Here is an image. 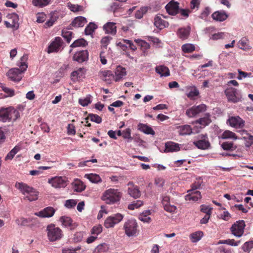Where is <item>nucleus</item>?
<instances>
[{
	"label": "nucleus",
	"instance_id": "nucleus-1",
	"mask_svg": "<svg viewBox=\"0 0 253 253\" xmlns=\"http://www.w3.org/2000/svg\"><path fill=\"white\" fill-rule=\"evenodd\" d=\"M28 59V55H24L21 58V62L20 65V69L13 68L9 70L7 73L8 78L14 82H19L22 78V74L25 71L28 67L26 63Z\"/></svg>",
	"mask_w": 253,
	"mask_h": 253
},
{
	"label": "nucleus",
	"instance_id": "nucleus-37",
	"mask_svg": "<svg viewBox=\"0 0 253 253\" xmlns=\"http://www.w3.org/2000/svg\"><path fill=\"white\" fill-rule=\"evenodd\" d=\"M242 134L247 135V136H244L243 138L246 141V146L247 147H250L253 144V136L251 134H249L247 132V131L245 130H243L242 131Z\"/></svg>",
	"mask_w": 253,
	"mask_h": 253
},
{
	"label": "nucleus",
	"instance_id": "nucleus-60",
	"mask_svg": "<svg viewBox=\"0 0 253 253\" xmlns=\"http://www.w3.org/2000/svg\"><path fill=\"white\" fill-rule=\"evenodd\" d=\"M109 248L107 244L104 243L98 245L97 247V250L98 252L102 253H106L108 251Z\"/></svg>",
	"mask_w": 253,
	"mask_h": 253
},
{
	"label": "nucleus",
	"instance_id": "nucleus-7",
	"mask_svg": "<svg viewBox=\"0 0 253 253\" xmlns=\"http://www.w3.org/2000/svg\"><path fill=\"white\" fill-rule=\"evenodd\" d=\"M225 94L227 96L228 102L236 103L242 101V95L236 88L230 87L226 89Z\"/></svg>",
	"mask_w": 253,
	"mask_h": 253
},
{
	"label": "nucleus",
	"instance_id": "nucleus-29",
	"mask_svg": "<svg viewBox=\"0 0 253 253\" xmlns=\"http://www.w3.org/2000/svg\"><path fill=\"white\" fill-rule=\"evenodd\" d=\"M87 22L86 18L83 16L76 17L72 22L71 25L76 28L83 27Z\"/></svg>",
	"mask_w": 253,
	"mask_h": 253
},
{
	"label": "nucleus",
	"instance_id": "nucleus-34",
	"mask_svg": "<svg viewBox=\"0 0 253 253\" xmlns=\"http://www.w3.org/2000/svg\"><path fill=\"white\" fill-rule=\"evenodd\" d=\"M155 70L158 74L161 75V76L168 77L170 75L169 68L164 65L157 66Z\"/></svg>",
	"mask_w": 253,
	"mask_h": 253
},
{
	"label": "nucleus",
	"instance_id": "nucleus-52",
	"mask_svg": "<svg viewBox=\"0 0 253 253\" xmlns=\"http://www.w3.org/2000/svg\"><path fill=\"white\" fill-rule=\"evenodd\" d=\"M253 248V241H250L245 243L242 246V249L245 252H250Z\"/></svg>",
	"mask_w": 253,
	"mask_h": 253
},
{
	"label": "nucleus",
	"instance_id": "nucleus-26",
	"mask_svg": "<svg viewBox=\"0 0 253 253\" xmlns=\"http://www.w3.org/2000/svg\"><path fill=\"white\" fill-rule=\"evenodd\" d=\"M179 150L180 147L178 143L172 141H169L165 143V152L166 153L177 152Z\"/></svg>",
	"mask_w": 253,
	"mask_h": 253
},
{
	"label": "nucleus",
	"instance_id": "nucleus-56",
	"mask_svg": "<svg viewBox=\"0 0 253 253\" xmlns=\"http://www.w3.org/2000/svg\"><path fill=\"white\" fill-rule=\"evenodd\" d=\"M84 236V233L83 232H76L73 237V241L74 242L78 243L80 242Z\"/></svg>",
	"mask_w": 253,
	"mask_h": 253
},
{
	"label": "nucleus",
	"instance_id": "nucleus-23",
	"mask_svg": "<svg viewBox=\"0 0 253 253\" xmlns=\"http://www.w3.org/2000/svg\"><path fill=\"white\" fill-rule=\"evenodd\" d=\"M211 122V115L210 113H207L204 114L203 117L200 118V119L196 120L193 122L194 124H199L202 127H205L207 126H208Z\"/></svg>",
	"mask_w": 253,
	"mask_h": 253
},
{
	"label": "nucleus",
	"instance_id": "nucleus-40",
	"mask_svg": "<svg viewBox=\"0 0 253 253\" xmlns=\"http://www.w3.org/2000/svg\"><path fill=\"white\" fill-rule=\"evenodd\" d=\"M97 28V25L93 22H90L84 29V33L86 35H90Z\"/></svg>",
	"mask_w": 253,
	"mask_h": 253
},
{
	"label": "nucleus",
	"instance_id": "nucleus-36",
	"mask_svg": "<svg viewBox=\"0 0 253 253\" xmlns=\"http://www.w3.org/2000/svg\"><path fill=\"white\" fill-rule=\"evenodd\" d=\"M220 137L223 139H232L236 140L238 137L235 133L228 130H225L221 135Z\"/></svg>",
	"mask_w": 253,
	"mask_h": 253
},
{
	"label": "nucleus",
	"instance_id": "nucleus-13",
	"mask_svg": "<svg viewBox=\"0 0 253 253\" xmlns=\"http://www.w3.org/2000/svg\"><path fill=\"white\" fill-rule=\"evenodd\" d=\"M48 182L56 188H63L67 185V180L65 177H55L49 179Z\"/></svg>",
	"mask_w": 253,
	"mask_h": 253
},
{
	"label": "nucleus",
	"instance_id": "nucleus-15",
	"mask_svg": "<svg viewBox=\"0 0 253 253\" xmlns=\"http://www.w3.org/2000/svg\"><path fill=\"white\" fill-rule=\"evenodd\" d=\"M63 41L59 37H57L49 45L48 48V53H51L54 52H58L63 44Z\"/></svg>",
	"mask_w": 253,
	"mask_h": 253
},
{
	"label": "nucleus",
	"instance_id": "nucleus-4",
	"mask_svg": "<svg viewBox=\"0 0 253 253\" xmlns=\"http://www.w3.org/2000/svg\"><path fill=\"white\" fill-rule=\"evenodd\" d=\"M19 112L12 107L0 109V121L2 122L15 121L19 117Z\"/></svg>",
	"mask_w": 253,
	"mask_h": 253
},
{
	"label": "nucleus",
	"instance_id": "nucleus-43",
	"mask_svg": "<svg viewBox=\"0 0 253 253\" xmlns=\"http://www.w3.org/2000/svg\"><path fill=\"white\" fill-rule=\"evenodd\" d=\"M51 0H33L34 5L39 7H43L50 3Z\"/></svg>",
	"mask_w": 253,
	"mask_h": 253
},
{
	"label": "nucleus",
	"instance_id": "nucleus-17",
	"mask_svg": "<svg viewBox=\"0 0 253 253\" xmlns=\"http://www.w3.org/2000/svg\"><path fill=\"white\" fill-rule=\"evenodd\" d=\"M88 58V52L86 50H82L76 52L73 56V59L79 63H83Z\"/></svg>",
	"mask_w": 253,
	"mask_h": 253
},
{
	"label": "nucleus",
	"instance_id": "nucleus-18",
	"mask_svg": "<svg viewBox=\"0 0 253 253\" xmlns=\"http://www.w3.org/2000/svg\"><path fill=\"white\" fill-rule=\"evenodd\" d=\"M179 4L177 1L171 0L166 5V9L169 14L176 15L178 12Z\"/></svg>",
	"mask_w": 253,
	"mask_h": 253
},
{
	"label": "nucleus",
	"instance_id": "nucleus-10",
	"mask_svg": "<svg viewBox=\"0 0 253 253\" xmlns=\"http://www.w3.org/2000/svg\"><path fill=\"white\" fill-rule=\"evenodd\" d=\"M193 144L198 149L206 150L211 147L207 134H201L198 136V139L193 142Z\"/></svg>",
	"mask_w": 253,
	"mask_h": 253
},
{
	"label": "nucleus",
	"instance_id": "nucleus-33",
	"mask_svg": "<svg viewBox=\"0 0 253 253\" xmlns=\"http://www.w3.org/2000/svg\"><path fill=\"white\" fill-rule=\"evenodd\" d=\"M189 192L190 193L185 196L186 200L197 201L201 199V195L199 191H190Z\"/></svg>",
	"mask_w": 253,
	"mask_h": 253
},
{
	"label": "nucleus",
	"instance_id": "nucleus-55",
	"mask_svg": "<svg viewBox=\"0 0 253 253\" xmlns=\"http://www.w3.org/2000/svg\"><path fill=\"white\" fill-rule=\"evenodd\" d=\"M199 94V90L196 87H194L192 88L191 90L187 94V96L191 99H192L194 97L198 96Z\"/></svg>",
	"mask_w": 253,
	"mask_h": 253
},
{
	"label": "nucleus",
	"instance_id": "nucleus-48",
	"mask_svg": "<svg viewBox=\"0 0 253 253\" xmlns=\"http://www.w3.org/2000/svg\"><path fill=\"white\" fill-rule=\"evenodd\" d=\"M143 205V202L141 200H137L133 202L131 204H129L128 209L130 210H134L137 209Z\"/></svg>",
	"mask_w": 253,
	"mask_h": 253
},
{
	"label": "nucleus",
	"instance_id": "nucleus-11",
	"mask_svg": "<svg viewBox=\"0 0 253 253\" xmlns=\"http://www.w3.org/2000/svg\"><path fill=\"white\" fill-rule=\"evenodd\" d=\"M227 124L235 128H242L245 125V122L239 116L229 117Z\"/></svg>",
	"mask_w": 253,
	"mask_h": 253
},
{
	"label": "nucleus",
	"instance_id": "nucleus-21",
	"mask_svg": "<svg viewBox=\"0 0 253 253\" xmlns=\"http://www.w3.org/2000/svg\"><path fill=\"white\" fill-rule=\"evenodd\" d=\"M162 204L163 205L164 210L167 211L169 212H174L176 210V207L173 205L170 204V198L169 196H166L163 198Z\"/></svg>",
	"mask_w": 253,
	"mask_h": 253
},
{
	"label": "nucleus",
	"instance_id": "nucleus-12",
	"mask_svg": "<svg viewBox=\"0 0 253 253\" xmlns=\"http://www.w3.org/2000/svg\"><path fill=\"white\" fill-rule=\"evenodd\" d=\"M207 110V106L201 104L197 106H193L188 109L186 111V114L189 118H193L197 115L205 112Z\"/></svg>",
	"mask_w": 253,
	"mask_h": 253
},
{
	"label": "nucleus",
	"instance_id": "nucleus-27",
	"mask_svg": "<svg viewBox=\"0 0 253 253\" xmlns=\"http://www.w3.org/2000/svg\"><path fill=\"white\" fill-rule=\"evenodd\" d=\"M154 25L161 30L169 26V23L163 20L160 16L157 15L154 19Z\"/></svg>",
	"mask_w": 253,
	"mask_h": 253
},
{
	"label": "nucleus",
	"instance_id": "nucleus-42",
	"mask_svg": "<svg viewBox=\"0 0 253 253\" xmlns=\"http://www.w3.org/2000/svg\"><path fill=\"white\" fill-rule=\"evenodd\" d=\"M85 185L79 180H76L74 182V190L77 192H82L85 189Z\"/></svg>",
	"mask_w": 253,
	"mask_h": 253
},
{
	"label": "nucleus",
	"instance_id": "nucleus-35",
	"mask_svg": "<svg viewBox=\"0 0 253 253\" xmlns=\"http://www.w3.org/2000/svg\"><path fill=\"white\" fill-rule=\"evenodd\" d=\"M84 177L88 179L92 183H97L102 181L100 176L95 173L85 174Z\"/></svg>",
	"mask_w": 253,
	"mask_h": 253
},
{
	"label": "nucleus",
	"instance_id": "nucleus-49",
	"mask_svg": "<svg viewBox=\"0 0 253 253\" xmlns=\"http://www.w3.org/2000/svg\"><path fill=\"white\" fill-rule=\"evenodd\" d=\"M91 96L90 95H88L85 98L79 99V102L82 106H86L89 104L91 103Z\"/></svg>",
	"mask_w": 253,
	"mask_h": 253
},
{
	"label": "nucleus",
	"instance_id": "nucleus-53",
	"mask_svg": "<svg viewBox=\"0 0 253 253\" xmlns=\"http://www.w3.org/2000/svg\"><path fill=\"white\" fill-rule=\"evenodd\" d=\"M102 231V227L101 225L98 224L97 225L93 227L91 230V233L92 235L97 236L98 234L101 233Z\"/></svg>",
	"mask_w": 253,
	"mask_h": 253
},
{
	"label": "nucleus",
	"instance_id": "nucleus-57",
	"mask_svg": "<svg viewBox=\"0 0 253 253\" xmlns=\"http://www.w3.org/2000/svg\"><path fill=\"white\" fill-rule=\"evenodd\" d=\"M0 87L2 88V90L7 94L9 96L11 97L14 95V90L13 89L4 86L1 84H0Z\"/></svg>",
	"mask_w": 253,
	"mask_h": 253
},
{
	"label": "nucleus",
	"instance_id": "nucleus-61",
	"mask_svg": "<svg viewBox=\"0 0 253 253\" xmlns=\"http://www.w3.org/2000/svg\"><path fill=\"white\" fill-rule=\"evenodd\" d=\"M77 204V202L73 199L68 200L66 201L65 206L67 208H72Z\"/></svg>",
	"mask_w": 253,
	"mask_h": 253
},
{
	"label": "nucleus",
	"instance_id": "nucleus-64",
	"mask_svg": "<svg viewBox=\"0 0 253 253\" xmlns=\"http://www.w3.org/2000/svg\"><path fill=\"white\" fill-rule=\"evenodd\" d=\"M81 249L80 247L76 248H65L62 249V253H76V251Z\"/></svg>",
	"mask_w": 253,
	"mask_h": 253
},
{
	"label": "nucleus",
	"instance_id": "nucleus-8",
	"mask_svg": "<svg viewBox=\"0 0 253 253\" xmlns=\"http://www.w3.org/2000/svg\"><path fill=\"white\" fill-rule=\"evenodd\" d=\"M123 218L124 215L120 213L112 214L105 219L104 225L107 228L114 227L116 224L120 223Z\"/></svg>",
	"mask_w": 253,
	"mask_h": 253
},
{
	"label": "nucleus",
	"instance_id": "nucleus-51",
	"mask_svg": "<svg viewBox=\"0 0 253 253\" xmlns=\"http://www.w3.org/2000/svg\"><path fill=\"white\" fill-rule=\"evenodd\" d=\"M248 40L246 39L242 38L239 42V46L241 49H250V47L248 44Z\"/></svg>",
	"mask_w": 253,
	"mask_h": 253
},
{
	"label": "nucleus",
	"instance_id": "nucleus-20",
	"mask_svg": "<svg viewBox=\"0 0 253 253\" xmlns=\"http://www.w3.org/2000/svg\"><path fill=\"white\" fill-rule=\"evenodd\" d=\"M190 31L191 28L189 26L186 27L180 28L177 30L176 34L180 39L185 40L189 38Z\"/></svg>",
	"mask_w": 253,
	"mask_h": 253
},
{
	"label": "nucleus",
	"instance_id": "nucleus-39",
	"mask_svg": "<svg viewBox=\"0 0 253 253\" xmlns=\"http://www.w3.org/2000/svg\"><path fill=\"white\" fill-rule=\"evenodd\" d=\"M221 147L225 151H233L237 148V146L234 145L233 142L229 141L223 142L221 145Z\"/></svg>",
	"mask_w": 253,
	"mask_h": 253
},
{
	"label": "nucleus",
	"instance_id": "nucleus-44",
	"mask_svg": "<svg viewBox=\"0 0 253 253\" xmlns=\"http://www.w3.org/2000/svg\"><path fill=\"white\" fill-rule=\"evenodd\" d=\"M151 214L150 211H147L139 215V219L144 222L149 223L151 221V218L149 215Z\"/></svg>",
	"mask_w": 253,
	"mask_h": 253
},
{
	"label": "nucleus",
	"instance_id": "nucleus-5",
	"mask_svg": "<svg viewBox=\"0 0 253 253\" xmlns=\"http://www.w3.org/2000/svg\"><path fill=\"white\" fill-rule=\"evenodd\" d=\"M48 240L50 242H54L60 240L63 236V232L59 227H56L53 224H50L46 228Z\"/></svg>",
	"mask_w": 253,
	"mask_h": 253
},
{
	"label": "nucleus",
	"instance_id": "nucleus-41",
	"mask_svg": "<svg viewBox=\"0 0 253 253\" xmlns=\"http://www.w3.org/2000/svg\"><path fill=\"white\" fill-rule=\"evenodd\" d=\"M182 50L184 53H191L195 50V46L191 43H185L181 46Z\"/></svg>",
	"mask_w": 253,
	"mask_h": 253
},
{
	"label": "nucleus",
	"instance_id": "nucleus-19",
	"mask_svg": "<svg viewBox=\"0 0 253 253\" xmlns=\"http://www.w3.org/2000/svg\"><path fill=\"white\" fill-rule=\"evenodd\" d=\"M55 211V210L53 208L48 207L39 212H35V214L42 218L51 217L54 215Z\"/></svg>",
	"mask_w": 253,
	"mask_h": 253
},
{
	"label": "nucleus",
	"instance_id": "nucleus-38",
	"mask_svg": "<svg viewBox=\"0 0 253 253\" xmlns=\"http://www.w3.org/2000/svg\"><path fill=\"white\" fill-rule=\"evenodd\" d=\"M203 235L204 234L202 231H198L191 234L190 235V239L192 242L195 243L200 240Z\"/></svg>",
	"mask_w": 253,
	"mask_h": 253
},
{
	"label": "nucleus",
	"instance_id": "nucleus-62",
	"mask_svg": "<svg viewBox=\"0 0 253 253\" xmlns=\"http://www.w3.org/2000/svg\"><path fill=\"white\" fill-rule=\"evenodd\" d=\"M220 218L225 221H228L231 218V215L227 211H224L219 215Z\"/></svg>",
	"mask_w": 253,
	"mask_h": 253
},
{
	"label": "nucleus",
	"instance_id": "nucleus-6",
	"mask_svg": "<svg viewBox=\"0 0 253 253\" xmlns=\"http://www.w3.org/2000/svg\"><path fill=\"white\" fill-rule=\"evenodd\" d=\"M138 225L136 220L129 219L126 221L123 226L125 233L128 237L136 235L137 231Z\"/></svg>",
	"mask_w": 253,
	"mask_h": 253
},
{
	"label": "nucleus",
	"instance_id": "nucleus-46",
	"mask_svg": "<svg viewBox=\"0 0 253 253\" xmlns=\"http://www.w3.org/2000/svg\"><path fill=\"white\" fill-rule=\"evenodd\" d=\"M88 119L91 121L95 122L97 124H100L102 122L101 118L96 114H89L87 117L85 118V120Z\"/></svg>",
	"mask_w": 253,
	"mask_h": 253
},
{
	"label": "nucleus",
	"instance_id": "nucleus-45",
	"mask_svg": "<svg viewBox=\"0 0 253 253\" xmlns=\"http://www.w3.org/2000/svg\"><path fill=\"white\" fill-rule=\"evenodd\" d=\"M87 44L86 41L83 39H80L74 41L70 45L71 47H76L79 46H85Z\"/></svg>",
	"mask_w": 253,
	"mask_h": 253
},
{
	"label": "nucleus",
	"instance_id": "nucleus-22",
	"mask_svg": "<svg viewBox=\"0 0 253 253\" xmlns=\"http://www.w3.org/2000/svg\"><path fill=\"white\" fill-rule=\"evenodd\" d=\"M85 69L84 68H80L71 73V80L73 82L80 81L84 78Z\"/></svg>",
	"mask_w": 253,
	"mask_h": 253
},
{
	"label": "nucleus",
	"instance_id": "nucleus-9",
	"mask_svg": "<svg viewBox=\"0 0 253 253\" xmlns=\"http://www.w3.org/2000/svg\"><path fill=\"white\" fill-rule=\"evenodd\" d=\"M245 226L246 224L244 220L237 221L232 225L231 231L234 236L240 237L244 234Z\"/></svg>",
	"mask_w": 253,
	"mask_h": 253
},
{
	"label": "nucleus",
	"instance_id": "nucleus-30",
	"mask_svg": "<svg viewBox=\"0 0 253 253\" xmlns=\"http://www.w3.org/2000/svg\"><path fill=\"white\" fill-rule=\"evenodd\" d=\"M213 20L218 21H223L225 20L227 17V14L224 11H215L211 15Z\"/></svg>",
	"mask_w": 253,
	"mask_h": 253
},
{
	"label": "nucleus",
	"instance_id": "nucleus-63",
	"mask_svg": "<svg viewBox=\"0 0 253 253\" xmlns=\"http://www.w3.org/2000/svg\"><path fill=\"white\" fill-rule=\"evenodd\" d=\"M155 184L159 188H162L165 183V180L161 177L156 178L155 179Z\"/></svg>",
	"mask_w": 253,
	"mask_h": 253
},
{
	"label": "nucleus",
	"instance_id": "nucleus-58",
	"mask_svg": "<svg viewBox=\"0 0 253 253\" xmlns=\"http://www.w3.org/2000/svg\"><path fill=\"white\" fill-rule=\"evenodd\" d=\"M127 40L125 39L122 40L121 41L117 43V46H119L123 50L126 51L128 48Z\"/></svg>",
	"mask_w": 253,
	"mask_h": 253
},
{
	"label": "nucleus",
	"instance_id": "nucleus-2",
	"mask_svg": "<svg viewBox=\"0 0 253 253\" xmlns=\"http://www.w3.org/2000/svg\"><path fill=\"white\" fill-rule=\"evenodd\" d=\"M15 187L18 189L20 192L25 195V199L29 201H34L38 199L39 192L32 187H30L26 183H16Z\"/></svg>",
	"mask_w": 253,
	"mask_h": 253
},
{
	"label": "nucleus",
	"instance_id": "nucleus-28",
	"mask_svg": "<svg viewBox=\"0 0 253 253\" xmlns=\"http://www.w3.org/2000/svg\"><path fill=\"white\" fill-rule=\"evenodd\" d=\"M103 29L107 34L115 35L117 32L116 23L114 22H108L103 26Z\"/></svg>",
	"mask_w": 253,
	"mask_h": 253
},
{
	"label": "nucleus",
	"instance_id": "nucleus-16",
	"mask_svg": "<svg viewBox=\"0 0 253 253\" xmlns=\"http://www.w3.org/2000/svg\"><path fill=\"white\" fill-rule=\"evenodd\" d=\"M60 221L63 226L69 228L71 230H74L78 226L76 222H74L72 218L69 216H62L60 218Z\"/></svg>",
	"mask_w": 253,
	"mask_h": 253
},
{
	"label": "nucleus",
	"instance_id": "nucleus-14",
	"mask_svg": "<svg viewBox=\"0 0 253 253\" xmlns=\"http://www.w3.org/2000/svg\"><path fill=\"white\" fill-rule=\"evenodd\" d=\"M128 194L132 197L137 199L140 197L141 192L140 191L138 186L135 185L132 181H129L127 183Z\"/></svg>",
	"mask_w": 253,
	"mask_h": 253
},
{
	"label": "nucleus",
	"instance_id": "nucleus-54",
	"mask_svg": "<svg viewBox=\"0 0 253 253\" xmlns=\"http://www.w3.org/2000/svg\"><path fill=\"white\" fill-rule=\"evenodd\" d=\"M9 19L11 23L15 25V27H18V16L16 14L13 13L9 15Z\"/></svg>",
	"mask_w": 253,
	"mask_h": 253
},
{
	"label": "nucleus",
	"instance_id": "nucleus-24",
	"mask_svg": "<svg viewBox=\"0 0 253 253\" xmlns=\"http://www.w3.org/2000/svg\"><path fill=\"white\" fill-rule=\"evenodd\" d=\"M126 75V69L121 66L117 67L114 75V81L119 82L121 81Z\"/></svg>",
	"mask_w": 253,
	"mask_h": 253
},
{
	"label": "nucleus",
	"instance_id": "nucleus-50",
	"mask_svg": "<svg viewBox=\"0 0 253 253\" xmlns=\"http://www.w3.org/2000/svg\"><path fill=\"white\" fill-rule=\"evenodd\" d=\"M73 33L68 30H62V36L69 43L72 38Z\"/></svg>",
	"mask_w": 253,
	"mask_h": 253
},
{
	"label": "nucleus",
	"instance_id": "nucleus-25",
	"mask_svg": "<svg viewBox=\"0 0 253 253\" xmlns=\"http://www.w3.org/2000/svg\"><path fill=\"white\" fill-rule=\"evenodd\" d=\"M101 79L107 83L110 84L113 80H114V75L110 70H104L100 72Z\"/></svg>",
	"mask_w": 253,
	"mask_h": 253
},
{
	"label": "nucleus",
	"instance_id": "nucleus-31",
	"mask_svg": "<svg viewBox=\"0 0 253 253\" xmlns=\"http://www.w3.org/2000/svg\"><path fill=\"white\" fill-rule=\"evenodd\" d=\"M138 129L147 134L154 135L155 133L152 127L142 123H139L138 125Z\"/></svg>",
	"mask_w": 253,
	"mask_h": 253
},
{
	"label": "nucleus",
	"instance_id": "nucleus-47",
	"mask_svg": "<svg viewBox=\"0 0 253 253\" xmlns=\"http://www.w3.org/2000/svg\"><path fill=\"white\" fill-rule=\"evenodd\" d=\"M20 150V148L19 147L15 146L14 147L6 156L5 158V160H12L15 155L18 153V152Z\"/></svg>",
	"mask_w": 253,
	"mask_h": 253
},
{
	"label": "nucleus",
	"instance_id": "nucleus-32",
	"mask_svg": "<svg viewBox=\"0 0 253 253\" xmlns=\"http://www.w3.org/2000/svg\"><path fill=\"white\" fill-rule=\"evenodd\" d=\"M178 129L180 135H190L192 133L191 126L188 125L180 126H179Z\"/></svg>",
	"mask_w": 253,
	"mask_h": 253
},
{
	"label": "nucleus",
	"instance_id": "nucleus-59",
	"mask_svg": "<svg viewBox=\"0 0 253 253\" xmlns=\"http://www.w3.org/2000/svg\"><path fill=\"white\" fill-rule=\"evenodd\" d=\"M123 137L125 139H128L130 141H131L133 138L131 136V129L127 128L126 130H124L123 131Z\"/></svg>",
	"mask_w": 253,
	"mask_h": 253
},
{
	"label": "nucleus",
	"instance_id": "nucleus-3",
	"mask_svg": "<svg viewBox=\"0 0 253 253\" xmlns=\"http://www.w3.org/2000/svg\"><path fill=\"white\" fill-rule=\"evenodd\" d=\"M122 194L117 189L110 188L105 191L102 200L107 204L112 205L120 201Z\"/></svg>",
	"mask_w": 253,
	"mask_h": 253
}]
</instances>
